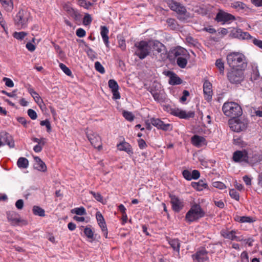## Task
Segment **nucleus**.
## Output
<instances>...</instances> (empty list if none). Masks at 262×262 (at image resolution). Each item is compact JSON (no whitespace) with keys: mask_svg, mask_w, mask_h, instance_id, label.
I'll return each instance as SVG.
<instances>
[{"mask_svg":"<svg viewBox=\"0 0 262 262\" xmlns=\"http://www.w3.org/2000/svg\"><path fill=\"white\" fill-rule=\"evenodd\" d=\"M228 65L233 69L244 70L247 66L246 57L244 54L239 52H233L227 56Z\"/></svg>","mask_w":262,"mask_h":262,"instance_id":"1","label":"nucleus"},{"mask_svg":"<svg viewBox=\"0 0 262 262\" xmlns=\"http://www.w3.org/2000/svg\"><path fill=\"white\" fill-rule=\"evenodd\" d=\"M224 114L232 118L241 116L242 110L240 105L234 102H225L222 107Z\"/></svg>","mask_w":262,"mask_h":262,"instance_id":"2","label":"nucleus"},{"mask_svg":"<svg viewBox=\"0 0 262 262\" xmlns=\"http://www.w3.org/2000/svg\"><path fill=\"white\" fill-rule=\"evenodd\" d=\"M135 54L140 59H143L150 53V40H141L135 43Z\"/></svg>","mask_w":262,"mask_h":262,"instance_id":"3","label":"nucleus"},{"mask_svg":"<svg viewBox=\"0 0 262 262\" xmlns=\"http://www.w3.org/2000/svg\"><path fill=\"white\" fill-rule=\"evenodd\" d=\"M167 4L171 10L177 13L179 19L184 20L190 17V15L187 13L185 7L180 3L173 0H168Z\"/></svg>","mask_w":262,"mask_h":262,"instance_id":"4","label":"nucleus"},{"mask_svg":"<svg viewBox=\"0 0 262 262\" xmlns=\"http://www.w3.org/2000/svg\"><path fill=\"white\" fill-rule=\"evenodd\" d=\"M205 215V212L200 205L194 204L192 205L187 212L185 219L187 222L191 223L198 220Z\"/></svg>","mask_w":262,"mask_h":262,"instance_id":"5","label":"nucleus"},{"mask_svg":"<svg viewBox=\"0 0 262 262\" xmlns=\"http://www.w3.org/2000/svg\"><path fill=\"white\" fill-rule=\"evenodd\" d=\"M155 101L159 102L165 101L166 97L163 90L161 89L160 84L154 82L149 90Z\"/></svg>","mask_w":262,"mask_h":262,"instance_id":"6","label":"nucleus"},{"mask_svg":"<svg viewBox=\"0 0 262 262\" xmlns=\"http://www.w3.org/2000/svg\"><path fill=\"white\" fill-rule=\"evenodd\" d=\"M229 125L232 130L235 132H240L246 129L247 122L245 120L234 118L229 121Z\"/></svg>","mask_w":262,"mask_h":262,"instance_id":"7","label":"nucleus"},{"mask_svg":"<svg viewBox=\"0 0 262 262\" xmlns=\"http://www.w3.org/2000/svg\"><path fill=\"white\" fill-rule=\"evenodd\" d=\"M86 136L91 144L96 148L100 150L102 148L101 137L96 133L89 130L86 132Z\"/></svg>","mask_w":262,"mask_h":262,"instance_id":"8","label":"nucleus"},{"mask_svg":"<svg viewBox=\"0 0 262 262\" xmlns=\"http://www.w3.org/2000/svg\"><path fill=\"white\" fill-rule=\"evenodd\" d=\"M243 70L232 69L228 73V80L232 83H239L244 79Z\"/></svg>","mask_w":262,"mask_h":262,"instance_id":"9","label":"nucleus"},{"mask_svg":"<svg viewBox=\"0 0 262 262\" xmlns=\"http://www.w3.org/2000/svg\"><path fill=\"white\" fill-rule=\"evenodd\" d=\"M15 25L20 28H25L27 27L28 22V15L24 10H19L14 18Z\"/></svg>","mask_w":262,"mask_h":262,"instance_id":"10","label":"nucleus"},{"mask_svg":"<svg viewBox=\"0 0 262 262\" xmlns=\"http://www.w3.org/2000/svg\"><path fill=\"white\" fill-rule=\"evenodd\" d=\"M250 157L246 150H236L233 154L232 159L235 162L248 163Z\"/></svg>","mask_w":262,"mask_h":262,"instance_id":"11","label":"nucleus"},{"mask_svg":"<svg viewBox=\"0 0 262 262\" xmlns=\"http://www.w3.org/2000/svg\"><path fill=\"white\" fill-rule=\"evenodd\" d=\"M0 141L3 144V146L7 145L10 148H13L15 146L12 137L6 132L0 133Z\"/></svg>","mask_w":262,"mask_h":262,"instance_id":"12","label":"nucleus"},{"mask_svg":"<svg viewBox=\"0 0 262 262\" xmlns=\"http://www.w3.org/2000/svg\"><path fill=\"white\" fill-rule=\"evenodd\" d=\"M217 22H222L223 24L235 19V17L231 14L223 11H220L215 18Z\"/></svg>","mask_w":262,"mask_h":262,"instance_id":"13","label":"nucleus"},{"mask_svg":"<svg viewBox=\"0 0 262 262\" xmlns=\"http://www.w3.org/2000/svg\"><path fill=\"white\" fill-rule=\"evenodd\" d=\"M221 235L226 238L236 241H242L244 240V237L242 236H237L236 235L237 234V231L235 230H222L221 231Z\"/></svg>","mask_w":262,"mask_h":262,"instance_id":"14","label":"nucleus"},{"mask_svg":"<svg viewBox=\"0 0 262 262\" xmlns=\"http://www.w3.org/2000/svg\"><path fill=\"white\" fill-rule=\"evenodd\" d=\"M171 114L176 116L179 117L182 119H187L189 118H193L194 116V112L192 111L186 112L179 108H175L171 110L170 112Z\"/></svg>","mask_w":262,"mask_h":262,"instance_id":"15","label":"nucleus"},{"mask_svg":"<svg viewBox=\"0 0 262 262\" xmlns=\"http://www.w3.org/2000/svg\"><path fill=\"white\" fill-rule=\"evenodd\" d=\"M192 258L195 262H204L209 259L207 252L204 249L198 251L195 254H193Z\"/></svg>","mask_w":262,"mask_h":262,"instance_id":"16","label":"nucleus"},{"mask_svg":"<svg viewBox=\"0 0 262 262\" xmlns=\"http://www.w3.org/2000/svg\"><path fill=\"white\" fill-rule=\"evenodd\" d=\"M170 198L172 209L175 212H179L184 206L183 201L174 195H170Z\"/></svg>","mask_w":262,"mask_h":262,"instance_id":"17","label":"nucleus"},{"mask_svg":"<svg viewBox=\"0 0 262 262\" xmlns=\"http://www.w3.org/2000/svg\"><path fill=\"white\" fill-rule=\"evenodd\" d=\"M7 219L12 225L18 224L21 221L19 215L14 211H9L7 212Z\"/></svg>","mask_w":262,"mask_h":262,"instance_id":"18","label":"nucleus"},{"mask_svg":"<svg viewBox=\"0 0 262 262\" xmlns=\"http://www.w3.org/2000/svg\"><path fill=\"white\" fill-rule=\"evenodd\" d=\"M203 92L205 99L207 101L211 100L212 96V84L210 82L206 81L204 83Z\"/></svg>","mask_w":262,"mask_h":262,"instance_id":"19","label":"nucleus"},{"mask_svg":"<svg viewBox=\"0 0 262 262\" xmlns=\"http://www.w3.org/2000/svg\"><path fill=\"white\" fill-rule=\"evenodd\" d=\"M34 169L41 172H46L47 170L45 163L39 157H34Z\"/></svg>","mask_w":262,"mask_h":262,"instance_id":"20","label":"nucleus"},{"mask_svg":"<svg viewBox=\"0 0 262 262\" xmlns=\"http://www.w3.org/2000/svg\"><path fill=\"white\" fill-rule=\"evenodd\" d=\"M150 49L153 52H157L158 53H163L165 51V46L157 40H150Z\"/></svg>","mask_w":262,"mask_h":262,"instance_id":"21","label":"nucleus"},{"mask_svg":"<svg viewBox=\"0 0 262 262\" xmlns=\"http://www.w3.org/2000/svg\"><path fill=\"white\" fill-rule=\"evenodd\" d=\"M46 142L47 139L45 138H34V151L36 152H40Z\"/></svg>","mask_w":262,"mask_h":262,"instance_id":"22","label":"nucleus"},{"mask_svg":"<svg viewBox=\"0 0 262 262\" xmlns=\"http://www.w3.org/2000/svg\"><path fill=\"white\" fill-rule=\"evenodd\" d=\"M191 143L197 147H202L207 143L204 137L198 135H194L191 138Z\"/></svg>","mask_w":262,"mask_h":262,"instance_id":"23","label":"nucleus"},{"mask_svg":"<svg viewBox=\"0 0 262 262\" xmlns=\"http://www.w3.org/2000/svg\"><path fill=\"white\" fill-rule=\"evenodd\" d=\"M234 34L239 39L251 40L252 41L253 38L248 32H244L240 29H237Z\"/></svg>","mask_w":262,"mask_h":262,"instance_id":"24","label":"nucleus"},{"mask_svg":"<svg viewBox=\"0 0 262 262\" xmlns=\"http://www.w3.org/2000/svg\"><path fill=\"white\" fill-rule=\"evenodd\" d=\"M172 53L176 57L183 56L189 57V54L188 51L184 48L181 47H178L174 49L172 51Z\"/></svg>","mask_w":262,"mask_h":262,"instance_id":"25","label":"nucleus"},{"mask_svg":"<svg viewBox=\"0 0 262 262\" xmlns=\"http://www.w3.org/2000/svg\"><path fill=\"white\" fill-rule=\"evenodd\" d=\"M119 150L124 151L129 155L133 154L132 148L130 145L126 142H122L117 145Z\"/></svg>","mask_w":262,"mask_h":262,"instance_id":"26","label":"nucleus"},{"mask_svg":"<svg viewBox=\"0 0 262 262\" xmlns=\"http://www.w3.org/2000/svg\"><path fill=\"white\" fill-rule=\"evenodd\" d=\"M2 8L7 12H11L13 9L12 0H0Z\"/></svg>","mask_w":262,"mask_h":262,"instance_id":"27","label":"nucleus"},{"mask_svg":"<svg viewBox=\"0 0 262 262\" xmlns=\"http://www.w3.org/2000/svg\"><path fill=\"white\" fill-rule=\"evenodd\" d=\"M100 34L103 39V40L106 47H108L109 41H108V29L106 26H101L100 27Z\"/></svg>","mask_w":262,"mask_h":262,"instance_id":"28","label":"nucleus"},{"mask_svg":"<svg viewBox=\"0 0 262 262\" xmlns=\"http://www.w3.org/2000/svg\"><path fill=\"white\" fill-rule=\"evenodd\" d=\"M168 243L172 249L179 254L181 245L180 241L177 238H174L169 239Z\"/></svg>","mask_w":262,"mask_h":262,"instance_id":"29","label":"nucleus"},{"mask_svg":"<svg viewBox=\"0 0 262 262\" xmlns=\"http://www.w3.org/2000/svg\"><path fill=\"white\" fill-rule=\"evenodd\" d=\"M182 81L180 78H179L174 73H171L169 77V83L171 85L180 84L182 83Z\"/></svg>","mask_w":262,"mask_h":262,"instance_id":"30","label":"nucleus"},{"mask_svg":"<svg viewBox=\"0 0 262 262\" xmlns=\"http://www.w3.org/2000/svg\"><path fill=\"white\" fill-rule=\"evenodd\" d=\"M17 165L19 168H26L29 165V162L26 158L20 157L17 160Z\"/></svg>","mask_w":262,"mask_h":262,"instance_id":"31","label":"nucleus"},{"mask_svg":"<svg viewBox=\"0 0 262 262\" xmlns=\"http://www.w3.org/2000/svg\"><path fill=\"white\" fill-rule=\"evenodd\" d=\"M189 58V57H179L177 58V63L180 68H184L187 65L188 59Z\"/></svg>","mask_w":262,"mask_h":262,"instance_id":"32","label":"nucleus"},{"mask_svg":"<svg viewBox=\"0 0 262 262\" xmlns=\"http://www.w3.org/2000/svg\"><path fill=\"white\" fill-rule=\"evenodd\" d=\"M192 186L198 190L201 191L207 187V184L204 181L200 180L197 183H193Z\"/></svg>","mask_w":262,"mask_h":262,"instance_id":"33","label":"nucleus"},{"mask_svg":"<svg viewBox=\"0 0 262 262\" xmlns=\"http://www.w3.org/2000/svg\"><path fill=\"white\" fill-rule=\"evenodd\" d=\"M34 100L38 105L39 107L42 111H43L45 108V104H44L42 100L39 96L38 94L34 92Z\"/></svg>","mask_w":262,"mask_h":262,"instance_id":"34","label":"nucleus"},{"mask_svg":"<svg viewBox=\"0 0 262 262\" xmlns=\"http://www.w3.org/2000/svg\"><path fill=\"white\" fill-rule=\"evenodd\" d=\"M83 232L84 235L89 239L93 240L94 237V232L90 227H86L84 228Z\"/></svg>","mask_w":262,"mask_h":262,"instance_id":"35","label":"nucleus"},{"mask_svg":"<svg viewBox=\"0 0 262 262\" xmlns=\"http://www.w3.org/2000/svg\"><path fill=\"white\" fill-rule=\"evenodd\" d=\"M34 214L41 217H44L46 215L45 210L37 206H34Z\"/></svg>","mask_w":262,"mask_h":262,"instance_id":"36","label":"nucleus"},{"mask_svg":"<svg viewBox=\"0 0 262 262\" xmlns=\"http://www.w3.org/2000/svg\"><path fill=\"white\" fill-rule=\"evenodd\" d=\"M71 212L79 215H85L86 214V210L83 207L73 209L71 210Z\"/></svg>","mask_w":262,"mask_h":262,"instance_id":"37","label":"nucleus"},{"mask_svg":"<svg viewBox=\"0 0 262 262\" xmlns=\"http://www.w3.org/2000/svg\"><path fill=\"white\" fill-rule=\"evenodd\" d=\"M28 35L26 32H15L13 34V36L17 40H21Z\"/></svg>","mask_w":262,"mask_h":262,"instance_id":"38","label":"nucleus"},{"mask_svg":"<svg viewBox=\"0 0 262 262\" xmlns=\"http://www.w3.org/2000/svg\"><path fill=\"white\" fill-rule=\"evenodd\" d=\"M108 84L112 91L119 90V85L115 80L110 79L108 82Z\"/></svg>","mask_w":262,"mask_h":262,"instance_id":"39","label":"nucleus"},{"mask_svg":"<svg viewBox=\"0 0 262 262\" xmlns=\"http://www.w3.org/2000/svg\"><path fill=\"white\" fill-rule=\"evenodd\" d=\"M231 6L233 8L237 9L238 10L244 9L246 6L245 4L241 2H235L232 3Z\"/></svg>","mask_w":262,"mask_h":262,"instance_id":"40","label":"nucleus"},{"mask_svg":"<svg viewBox=\"0 0 262 262\" xmlns=\"http://www.w3.org/2000/svg\"><path fill=\"white\" fill-rule=\"evenodd\" d=\"M98 225H99L100 227L101 228V231L103 232L104 236L106 238H107V235H108V232H107V228L106 227L105 222L99 223H98Z\"/></svg>","mask_w":262,"mask_h":262,"instance_id":"41","label":"nucleus"},{"mask_svg":"<svg viewBox=\"0 0 262 262\" xmlns=\"http://www.w3.org/2000/svg\"><path fill=\"white\" fill-rule=\"evenodd\" d=\"M215 65L219 69L220 72L221 74H224V64L221 59H217L215 62Z\"/></svg>","mask_w":262,"mask_h":262,"instance_id":"42","label":"nucleus"},{"mask_svg":"<svg viewBox=\"0 0 262 262\" xmlns=\"http://www.w3.org/2000/svg\"><path fill=\"white\" fill-rule=\"evenodd\" d=\"M168 26L172 29H176L177 28L178 24L177 21L172 18H169L167 20Z\"/></svg>","mask_w":262,"mask_h":262,"instance_id":"43","label":"nucleus"},{"mask_svg":"<svg viewBox=\"0 0 262 262\" xmlns=\"http://www.w3.org/2000/svg\"><path fill=\"white\" fill-rule=\"evenodd\" d=\"M123 117L128 121H132L134 119V116L133 114L128 111H124L123 112Z\"/></svg>","mask_w":262,"mask_h":262,"instance_id":"44","label":"nucleus"},{"mask_svg":"<svg viewBox=\"0 0 262 262\" xmlns=\"http://www.w3.org/2000/svg\"><path fill=\"white\" fill-rule=\"evenodd\" d=\"M59 67L67 75L71 76L72 75L71 70L63 63H60Z\"/></svg>","mask_w":262,"mask_h":262,"instance_id":"45","label":"nucleus"},{"mask_svg":"<svg viewBox=\"0 0 262 262\" xmlns=\"http://www.w3.org/2000/svg\"><path fill=\"white\" fill-rule=\"evenodd\" d=\"M95 68L96 70L101 74L105 73L104 68L99 61H96L95 63Z\"/></svg>","mask_w":262,"mask_h":262,"instance_id":"46","label":"nucleus"},{"mask_svg":"<svg viewBox=\"0 0 262 262\" xmlns=\"http://www.w3.org/2000/svg\"><path fill=\"white\" fill-rule=\"evenodd\" d=\"M159 129H162L165 131L170 130H172V126L170 124H166L162 121V123Z\"/></svg>","mask_w":262,"mask_h":262,"instance_id":"47","label":"nucleus"},{"mask_svg":"<svg viewBox=\"0 0 262 262\" xmlns=\"http://www.w3.org/2000/svg\"><path fill=\"white\" fill-rule=\"evenodd\" d=\"M229 194L230 196L235 199L236 201H238L239 199V193L234 189H231L229 191Z\"/></svg>","mask_w":262,"mask_h":262,"instance_id":"48","label":"nucleus"},{"mask_svg":"<svg viewBox=\"0 0 262 262\" xmlns=\"http://www.w3.org/2000/svg\"><path fill=\"white\" fill-rule=\"evenodd\" d=\"M162 121L159 119H156V118H151L150 119V123L155 126H156L158 129L159 128L161 123Z\"/></svg>","mask_w":262,"mask_h":262,"instance_id":"49","label":"nucleus"},{"mask_svg":"<svg viewBox=\"0 0 262 262\" xmlns=\"http://www.w3.org/2000/svg\"><path fill=\"white\" fill-rule=\"evenodd\" d=\"M92 21L91 15L89 14H86L83 18V23L85 26L89 25Z\"/></svg>","mask_w":262,"mask_h":262,"instance_id":"50","label":"nucleus"},{"mask_svg":"<svg viewBox=\"0 0 262 262\" xmlns=\"http://www.w3.org/2000/svg\"><path fill=\"white\" fill-rule=\"evenodd\" d=\"M212 185L213 187L219 188L220 189H224L226 188L225 185L221 182H214Z\"/></svg>","mask_w":262,"mask_h":262,"instance_id":"51","label":"nucleus"},{"mask_svg":"<svg viewBox=\"0 0 262 262\" xmlns=\"http://www.w3.org/2000/svg\"><path fill=\"white\" fill-rule=\"evenodd\" d=\"M86 52L91 59L93 60L96 58V54L92 49H88Z\"/></svg>","mask_w":262,"mask_h":262,"instance_id":"52","label":"nucleus"},{"mask_svg":"<svg viewBox=\"0 0 262 262\" xmlns=\"http://www.w3.org/2000/svg\"><path fill=\"white\" fill-rule=\"evenodd\" d=\"M40 125L42 126H46L48 132H50L51 130V124L49 120H45L40 122Z\"/></svg>","mask_w":262,"mask_h":262,"instance_id":"53","label":"nucleus"},{"mask_svg":"<svg viewBox=\"0 0 262 262\" xmlns=\"http://www.w3.org/2000/svg\"><path fill=\"white\" fill-rule=\"evenodd\" d=\"M3 80H4V81L5 82V84L7 86H8L9 88L13 87L14 83L11 79H10L9 78L5 77L3 78Z\"/></svg>","mask_w":262,"mask_h":262,"instance_id":"54","label":"nucleus"},{"mask_svg":"<svg viewBox=\"0 0 262 262\" xmlns=\"http://www.w3.org/2000/svg\"><path fill=\"white\" fill-rule=\"evenodd\" d=\"M76 34L79 37H83L86 35L85 30L82 28H78L76 32Z\"/></svg>","mask_w":262,"mask_h":262,"instance_id":"55","label":"nucleus"},{"mask_svg":"<svg viewBox=\"0 0 262 262\" xmlns=\"http://www.w3.org/2000/svg\"><path fill=\"white\" fill-rule=\"evenodd\" d=\"M251 42L254 45L262 49V40L253 38Z\"/></svg>","mask_w":262,"mask_h":262,"instance_id":"56","label":"nucleus"},{"mask_svg":"<svg viewBox=\"0 0 262 262\" xmlns=\"http://www.w3.org/2000/svg\"><path fill=\"white\" fill-rule=\"evenodd\" d=\"M90 193L93 195V196L95 198L96 200L99 202H101L102 201V197L99 193H96L94 191H90Z\"/></svg>","mask_w":262,"mask_h":262,"instance_id":"57","label":"nucleus"},{"mask_svg":"<svg viewBox=\"0 0 262 262\" xmlns=\"http://www.w3.org/2000/svg\"><path fill=\"white\" fill-rule=\"evenodd\" d=\"M96 217L98 222V224L99 223H102L105 222L103 216L102 214L99 212H97L96 214Z\"/></svg>","mask_w":262,"mask_h":262,"instance_id":"58","label":"nucleus"},{"mask_svg":"<svg viewBox=\"0 0 262 262\" xmlns=\"http://www.w3.org/2000/svg\"><path fill=\"white\" fill-rule=\"evenodd\" d=\"M138 146L140 149H144L147 147V144L143 139H140L138 141Z\"/></svg>","mask_w":262,"mask_h":262,"instance_id":"59","label":"nucleus"},{"mask_svg":"<svg viewBox=\"0 0 262 262\" xmlns=\"http://www.w3.org/2000/svg\"><path fill=\"white\" fill-rule=\"evenodd\" d=\"M183 176L187 180H191V174L190 172L187 170H185L183 171Z\"/></svg>","mask_w":262,"mask_h":262,"instance_id":"60","label":"nucleus"},{"mask_svg":"<svg viewBox=\"0 0 262 262\" xmlns=\"http://www.w3.org/2000/svg\"><path fill=\"white\" fill-rule=\"evenodd\" d=\"M189 95V93L188 91L184 90L183 92V96L180 98V101L182 102H184L186 99L187 97Z\"/></svg>","mask_w":262,"mask_h":262,"instance_id":"61","label":"nucleus"},{"mask_svg":"<svg viewBox=\"0 0 262 262\" xmlns=\"http://www.w3.org/2000/svg\"><path fill=\"white\" fill-rule=\"evenodd\" d=\"M252 221V219L248 216H242L239 219V222L241 223H250Z\"/></svg>","mask_w":262,"mask_h":262,"instance_id":"62","label":"nucleus"},{"mask_svg":"<svg viewBox=\"0 0 262 262\" xmlns=\"http://www.w3.org/2000/svg\"><path fill=\"white\" fill-rule=\"evenodd\" d=\"M191 174V180L192 179H198L200 176V172L197 170H193Z\"/></svg>","mask_w":262,"mask_h":262,"instance_id":"63","label":"nucleus"},{"mask_svg":"<svg viewBox=\"0 0 262 262\" xmlns=\"http://www.w3.org/2000/svg\"><path fill=\"white\" fill-rule=\"evenodd\" d=\"M15 206L18 209H21L24 206V201L21 199L17 200L15 203Z\"/></svg>","mask_w":262,"mask_h":262,"instance_id":"64","label":"nucleus"}]
</instances>
